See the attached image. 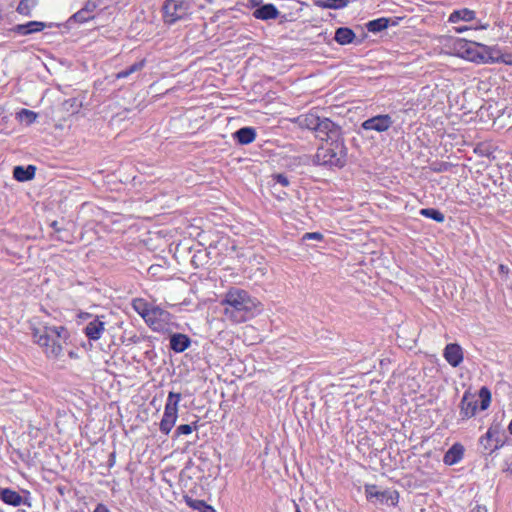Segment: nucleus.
<instances>
[{
  "instance_id": "cd10ccee",
  "label": "nucleus",
  "mask_w": 512,
  "mask_h": 512,
  "mask_svg": "<svg viewBox=\"0 0 512 512\" xmlns=\"http://www.w3.org/2000/svg\"><path fill=\"white\" fill-rule=\"evenodd\" d=\"M419 213L420 215L432 219L438 223H442L445 220L444 214L440 210L435 208H423L420 210Z\"/></svg>"
},
{
  "instance_id": "f257e3e1",
  "label": "nucleus",
  "mask_w": 512,
  "mask_h": 512,
  "mask_svg": "<svg viewBox=\"0 0 512 512\" xmlns=\"http://www.w3.org/2000/svg\"><path fill=\"white\" fill-rule=\"evenodd\" d=\"M294 122L302 129L315 133V137L325 142L318 147L313 162L317 165L341 168L346 163L347 148L342 128L327 117L309 111L295 118Z\"/></svg>"
},
{
  "instance_id": "c9c22d12",
  "label": "nucleus",
  "mask_w": 512,
  "mask_h": 512,
  "mask_svg": "<svg viewBox=\"0 0 512 512\" xmlns=\"http://www.w3.org/2000/svg\"><path fill=\"white\" fill-rule=\"evenodd\" d=\"M191 506L196 509H198L200 506H205L204 512H215V510L211 506H206L202 501H196V504H191Z\"/></svg>"
},
{
  "instance_id": "9b49d317",
  "label": "nucleus",
  "mask_w": 512,
  "mask_h": 512,
  "mask_svg": "<svg viewBox=\"0 0 512 512\" xmlns=\"http://www.w3.org/2000/svg\"><path fill=\"white\" fill-rule=\"evenodd\" d=\"M393 125V120L388 114H380L366 119L361 124V128L365 131L385 132Z\"/></svg>"
},
{
  "instance_id": "2eb2a0df",
  "label": "nucleus",
  "mask_w": 512,
  "mask_h": 512,
  "mask_svg": "<svg viewBox=\"0 0 512 512\" xmlns=\"http://www.w3.org/2000/svg\"><path fill=\"white\" fill-rule=\"evenodd\" d=\"M444 358L452 367H458L463 361V352L460 345L448 344L444 349Z\"/></svg>"
},
{
  "instance_id": "f03ea898",
  "label": "nucleus",
  "mask_w": 512,
  "mask_h": 512,
  "mask_svg": "<svg viewBox=\"0 0 512 512\" xmlns=\"http://www.w3.org/2000/svg\"><path fill=\"white\" fill-rule=\"evenodd\" d=\"M220 304L225 318L234 324L246 322L260 312V302L248 291L237 287L230 288Z\"/></svg>"
},
{
  "instance_id": "c85d7f7f",
  "label": "nucleus",
  "mask_w": 512,
  "mask_h": 512,
  "mask_svg": "<svg viewBox=\"0 0 512 512\" xmlns=\"http://www.w3.org/2000/svg\"><path fill=\"white\" fill-rule=\"evenodd\" d=\"M37 0H21L16 11L24 16H31L32 9L36 7Z\"/></svg>"
},
{
  "instance_id": "412c9836",
  "label": "nucleus",
  "mask_w": 512,
  "mask_h": 512,
  "mask_svg": "<svg viewBox=\"0 0 512 512\" xmlns=\"http://www.w3.org/2000/svg\"><path fill=\"white\" fill-rule=\"evenodd\" d=\"M46 27L44 22L30 21L25 24H18L14 27V31L22 36L30 35L32 33L40 32Z\"/></svg>"
},
{
  "instance_id": "1a4fd4ad",
  "label": "nucleus",
  "mask_w": 512,
  "mask_h": 512,
  "mask_svg": "<svg viewBox=\"0 0 512 512\" xmlns=\"http://www.w3.org/2000/svg\"><path fill=\"white\" fill-rule=\"evenodd\" d=\"M144 319L145 323L154 331H164L171 320V314L158 306H153Z\"/></svg>"
},
{
  "instance_id": "58836bf2",
  "label": "nucleus",
  "mask_w": 512,
  "mask_h": 512,
  "mask_svg": "<svg viewBox=\"0 0 512 512\" xmlns=\"http://www.w3.org/2000/svg\"><path fill=\"white\" fill-rule=\"evenodd\" d=\"M508 430H509L510 434L512 435V420L509 423Z\"/></svg>"
},
{
  "instance_id": "0eeeda50",
  "label": "nucleus",
  "mask_w": 512,
  "mask_h": 512,
  "mask_svg": "<svg viewBox=\"0 0 512 512\" xmlns=\"http://www.w3.org/2000/svg\"><path fill=\"white\" fill-rule=\"evenodd\" d=\"M456 46L459 49V53L461 57L468 59L470 61L475 62H488V60L494 61V58L491 56H486L478 52V48L486 49V46L479 45L472 41H466L464 39H459L456 43Z\"/></svg>"
},
{
  "instance_id": "393cba45",
  "label": "nucleus",
  "mask_w": 512,
  "mask_h": 512,
  "mask_svg": "<svg viewBox=\"0 0 512 512\" xmlns=\"http://www.w3.org/2000/svg\"><path fill=\"white\" fill-rule=\"evenodd\" d=\"M389 25V19L381 17L378 19L371 20L366 23V28L369 32L378 33L386 29Z\"/></svg>"
},
{
  "instance_id": "39448f33",
  "label": "nucleus",
  "mask_w": 512,
  "mask_h": 512,
  "mask_svg": "<svg viewBox=\"0 0 512 512\" xmlns=\"http://www.w3.org/2000/svg\"><path fill=\"white\" fill-rule=\"evenodd\" d=\"M194 6L195 0H165L161 8L163 22L174 25L187 19L193 13Z\"/></svg>"
},
{
  "instance_id": "473e14b6",
  "label": "nucleus",
  "mask_w": 512,
  "mask_h": 512,
  "mask_svg": "<svg viewBox=\"0 0 512 512\" xmlns=\"http://www.w3.org/2000/svg\"><path fill=\"white\" fill-rule=\"evenodd\" d=\"M451 167V164L448 162H440V163H434L432 166V170L434 172H444L448 171Z\"/></svg>"
},
{
  "instance_id": "e433bc0d",
  "label": "nucleus",
  "mask_w": 512,
  "mask_h": 512,
  "mask_svg": "<svg viewBox=\"0 0 512 512\" xmlns=\"http://www.w3.org/2000/svg\"><path fill=\"white\" fill-rule=\"evenodd\" d=\"M93 512H110V510L105 504L98 503Z\"/></svg>"
},
{
  "instance_id": "a878e982",
  "label": "nucleus",
  "mask_w": 512,
  "mask_h": 512,
  "mask_svg": "<svg viewBox=\"0 0 512 512\" xmlns=\"http://www.w3.org/2000/svg\"><path fill=\"white\" fill-rule=\"evenodd\" d=\"M133 309L143 318H146L147 313L151 310V306L142 298H136L132 301Z\"/></svg>"
},
{
  "instance_id": "423d86ee",
  "label": "nucleus",
  "mask_w": 512,
  "mask_h": 512,
  "mask_svg": "<svg viewBox=\"0 0 512 512\" xmlns=\"http://www.w3.org/2000/svg\"><path fill=\"white\" fill-rule=\"evenodd\" d=\"M181 400V394L176 392H169L167 401L164 408V413L160 421V431L168 435L174 427L178 418V404Z\"/></svg>"
},
{
  "instance_id": "2f4dec72",
  "label": "nucleus",
  "mask_w": 512,
  "mask_h": 512,
  "mask_svg": "<svg viewBox=\"0 0 512 512\" xmlns=\"http://www.w3.org/2000/svg\"><path fill=\"white\" fill-rule=\"evenodd\" d=\"M193 431V428L189 424H182L177 427L175 430V437H178L180 435H188L191 434Z\"/></svg>"
},
{
  "instance_id": "37998d69",
  "label": "nucleus",
  "mask_w": 512,
  "mask_h": 512,
  "mask_svg": "<svg viewBox=\"0 0 512 512\" xmlns=\"http://www.w3.org/2000/svg\"><path fill=\"white\" fill-rule=\"evenodd\" d=\"M0 512H4V511L0 508Z\"/></svg>"
},
{
  "instance_id": "4c0bfd02",
  "label": "nucleus",
  "mask_w": 512,
  "mask_h": 512,
  "mask_svg": "<svg viewBox=\"0 0 512 512\" xmlns=\"http://www.w3.org/2000/svg\"><path fill=\"white\" fill-rule=\"evenodd\" d=\"M470 512H488V509L485 505L476 504Z\"/></svg>"
},
{
  "instance_id": "f8f14e48",
  "label": "nucleus",
  "mask_w": 512,
  "mask_h": 512,
  "mask_svg": "<svg viewBox=\"0 0 512 512\" xmlns=\"http://www.w3.org/2000/svg\"><path fill=\"white\" fill-rule=\"evenodd\" d=\"M106 328L104 316H96L83 329V333L90 341L99 340Z\"/></svg>"
},
{
  "instance_id": "79ce46f5",
  "label": "nucleus",
  "mask_w": 512,
  "mask_h": 512,
  "mask_svg": "<svg viewBox=\"0 0 512 512\" xmlns=\"http://www.w3.org/2000/svg\"><path fill=\"white\" fill-rule=\"evenodd\" d=\"M205 1L208 2V3H212L213 2V0H205Z\"/></svg>"
},
{
  "instance_id": "ddd939ff",
  "label": "nucleus",
  "mask_w": 512,
  "mask_h": 512,
  "mask_svg": "<svg viewBox=\"0 0 512 512\" xmlns=\"http://www.w3.org/2000/svg\"><path fill=\"white\" fill-rule=\"evenodd\" d=\"M0 498L1 500L10 506L19 507L21 505H25L28 508L31 507V502L29 497H23L19 492L10 489V488H1L0 489Z\"/></svg>"
},
{
  "instance_id": "a19ab883",
  "label": "nucleus",
  "mask_w": 512,
  "mask_h": 512,
  "mask_svg": "<svg viewBox=\"0 0 512 512\" xmlns=\"http://www.w3.org/2000/svg\"><path fill=\"white\" fill-rule=\"evenodd\" d=\"M500 269H501V271H504L505 266L504 265H500Z\"/></svg>"
},
{
  "instance_id": "6ab92c4d",
  "label": "nucleus",
  "mask_w": 512,
  "mask_h": 512,
  "mask_svg": "<svg viewBox=\"0 0 512 512\" xmlns=\"http://www.w3.org/2000/svg\"><path fill=\"white\" fill-rule=\"evenodd\" d=\"M191 344L190 338L182 333H174L170 336V348L176 353L184 352Z\"/></svg>"
},
{
  "instance_id": "6e6552de",
  "label": "nucleus",
  "mask_w": 512,
  "mask_h": 512,
  "mask_svg": "<svg viewBox=\"0 0 512 512\" xmlns=\"http://www.w3.org/2000/svg\"><path fill=\"white\" fill-rule=\"evenodd\" d=\"M366 498L369 501H375L381 504H387L395 506L399 500V494L397 491L391 490H378V487L374 484L365 485Z\"/></svg>"
},
{
  "instance_id": "b1692460",
  "label": "nucleus",
  "mask_w": 512,
  "mask_h": 512,
  "mask_svg": "<svg viewBox=\"0 0 512 512\" xmlns=\"http://www.w3.org/2000/svg\"><path fill=\"white\" fill-rule=\"evenodd\" d=\"M350 3V0H314V5L322 9H342Z\"/></svg>"
},
{
  "instance_id": "4be33fe9",
  "label": "nucleus",
  "mask_w": 512,
  "mask_h": 512,
  "mask_svg": "<svg viewBox=\"0 0 512 512\" xmlns=\"http://www.w3.org/2000/svg\"><path fill=\"white\" fill-rule=\"evenodd\" d=\"M36 168L33 165L15 166L13 170V177L20 182L29 181L34 178Z\"/></svg>"
},
{
  "instance_id": "bb28decb",
  "label": "nucleus",
  "mask_w": 512,
  "mask_h": 512,
  "mask_svg": "<svg viewBox=\"0 0 512 512\" xmlns=\"http://www.w3.org/2000/svg\"><path fill=\"white\" fill-rule=\"evenodd\" d=\"M144 66H145V60L144 59L140 60L139 62H136V63L132 64L131 66H129L128 68L118 72L116 74V78L117 79L127 78L131 74L142 70L144 68Z\"/></svg>"
},
{
  "instance_id": "dca6fc26",
  "label": "nucleus",
  "mask_w": 512,
  "mask_h": 512,
  "mask_svg": "<svg viewBox=\"0 0 512 512\" xmlns=\"http://www.w3.org/2000/svg\"><path fill=\"white\" fill-rule=\"evenodd\" d=\"M465 448L461 443H454L444 454L443 463L453 466L459 463L464 457Z\"/></svg>"
},
{
  "instance_id": "f3484780",
  "label": "nucleus",
  "mask_w": 512,
  "mask_h": 512,
  "mask_svg": "<svg viewBox=\"0 0 512 512\" xmlns=\"http://www.w3.org/2000/svg\"><path fill=\"white\" fill-rule=\"evenodd\" d=\"M476 20V12L469 8L456 9L448 16V23L457 24L459 22H473Z\"/></svg>"
},
{
  "instance_id": "9d476101",
  "label": "nucleus",
  "mask_w": 512,
  "mask_h": 512,
  "mask_svg": "<svg viewBox=\"0 0 512 512\" xmlns=\"http://www.w3.org/2000/svg\"><path fill=\"white\" fill-rule=\"evenodd\" d=\"M479 444L482 447L483 453L492 454L504 445V440L497 427H490L487 432L480 437Z\"/></svg>"
},
{
  "instance_id": "a211bd4d",
  "label": "nucleus",
  "mask_w": 512,
  "mask_h": 512,
  "mask_svg": "<svg viewBox=\"0 0 512 512\" xmlns=\"http://www.w3.org/2000/svg\"><path fill=\"white\" fill-rule=\"evenodd\" d=\"M257 133L253 127H242L233 133V138L240 145H248L256 139Z\"/></svg>"
},
{
  "instance_id": "72a5a7b5",
  "label": "nucleus",
  "mask_w": 512,
  "mask_h": 512,
  "mask_svg": "<svg viewBox=\"0 0 512 512\" xmlns=\"http://www.w3.org/2000/svg\"><path fill=\"white\" fill-rule=\"evenodd\" d=\"M273 179L275 180V183L284 187L288 186L290 183L288 177L284 174H276L273 176Z\"/></svg>"
},
{
  "instance_id": "ea45409f",
  "label": "nucleus",
  "mask_w": 512,
  "mask_h": 512,
  "mask_svg": "<svg viewBox=\"0 0 512 512\" xmlns=\"http://www.w3.org/2000/svg\"><path fill=\"white\" fill-rule=\"evenodd\" d=\"M294 505H295V512H302V511L300 510L299 506H298L296 503H294Z\"/></svg>"
},
{
  "instance_id": "5701e85b",
  "label": "nucleus",
  "mask_w": 512,
  "mask_h": 512,
  "mask_svg": "<svg viewBox=\"0 0 512 512\" xmlns=\"http://www.w3.org/2000/svg\"><path fill=\"white\" fill-rule=\"evenodd\" d=\"M356 35L354 31L347 27H339L335 31L334 40L340 45H348L351 44Z\"/></svg>"
},
{
  "instance_id": "7c9ffc66",
  "label": "nucleus",
  "mask_w": 512,
  "mask_h": 512,
  "mask_svg": "<svg viewBox=\"0 0 512 512\" xmlns=\"http://www.w3.org/2000/svg\"><path fill=\"white\" fill-rule=\"evenodd\" d=\"M487 28H488V24H477L475 26H473V25H470V26H468V25H459V26L453 27V30L456 33L461 34V33H464V32H466L468 30H471V29H475V30L482 29V30H485Z\"/></svg>"
},
{
  "instance_id": "7ed1b4c3",
  "label": "nucleus",
  "mask_w": 512,
  "mask_h": 512,
  "mask_svg": "<svg viewBox=\"0 0 512 512\" xmlns=\"http://www.w3.org/2000/svg\"><path fill=\"white\" fill-rule=\"evenodd\" d=\"M69 332L64 326H43L32 328L35 343L44 349L48 357L58 358L63 351L62 344L69 339Z\"/></svg>"
},
{
  "instance_id": "f704fd0d",
  "label": "nucleus",
  "mask_w": 512,
  "mask_h": 512,
  "mask_svg": "<svg viewBox=\"0 0 512 512\" xmlns=\"http://www.w3.org/2000/svg\"><path fill=\"white\" fill-rule=\"evenodd\" d=\"M323 239V235L319 232H309L305 233L303 236V240H317L320 241Z\"/></svg>"
},
{
  "instance_id": "4468645a",
  "label": "nucleus",
  "mask_w": 512,
  "mask_h": 512,
  "mask_svg": "<svg viewBox=\"0 0 512 512\" xmlns=\"http://www.w3.org/2000/svg\"><path fill=\"white\" fill-rule=\"evenodd\" d=\"M98 8V4L94 0L87 1L84 6L74 13L68 20L69 23H86L89 20H92L95 17V11Z\"/></svg>"
},
{
  "instance_id": "aec40b11",
  "label": "nucleus",
  "mask_w": 512,
  "mask_h": 512,
  "mask_svg": "<svg viewBox=\"0 0 512 512\" xmlns=\"http://www.w3.org/2000/svg\"><path fill=\"white\" fill-rule=\"evenodd\" d=\"M279 11L272 3L264 4L253 11V16L260 20L276 19Z\"/></svg>"
},
{
  "instance_id": "20e7f679",
  "label": "nucleus",
  "mask_w": 512,
  "mask_h": 512,
  "mask_svg": "<svg viewBox=\"0 0 512 512\" xmlns=\"http://www.w3.org/2000/svg\"><path fill=\"white\" fill-rule=\"evenodd\" d=\"M480 401V410H486L491 403V392L483 386L480 388L478 396L466 391L460 402V417L462 420H467L476 415L478 410V402Z\"/></svg>"
},
{
  "instance_id": "c756f323",
  "label": "nucleus",
  "mask_w": 512,
  "mask_h": 512,
  "mask_svg": "<svg viewBox=\"0 0 512 512\" xmlns=\"http://www.w3.org/2000/svg\"><path fill=\"white\" fill-rule=\"evenodd\" d=\"M19 119L24 122L26 125L33 124L37 119V114L31 110L28 109H22L18 113Z\"/></svg>"
}]
</instances>
